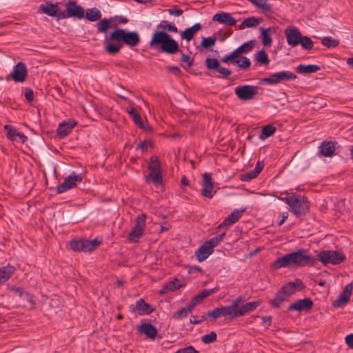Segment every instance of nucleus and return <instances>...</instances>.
I'll use <instances>...</instances> for the list:
<instances>
[{"instance_id": "1a4fd4ad", "label": "nucleus", "mask_w": 353, "mask_h": 353, "mask_svg": "<svg viewBox=\"0 0 353 353\" xmlns=\"http://www.w3.org/2000/svg\"><path fill=\"white\" fill-rule=\"evenodd\" d=\"M318 259L324 265H336L341 263L345 256L342 253L332 250H323L318 254Z\"/></svg>"}, {"instance_id": "f03ea898", "label": "nucleus", "mask_w": 353, "mask_h": 353, "mask_svg": "<svg viewBox=\"0 0 353 353\" xmlns=\"http://www.w3.org/2000/svg\"><path fill=\"white\" fill-rule=\"evenodd\" d=\"M305 250L303 249L299 250L296 252H291L285 256L278 258L272 264L274 269H280L290 265L296 267H303L307 265H314V259L310 256L305 254Z\"/></svg>"}, {"instance_id": "69168bd1", "label": "nucleus", "mask_w": 353, "mask_h": 353, "mask_svg": "<svg viewBox=\"0 0 353 353\" xmlns=\"http://www.w3.org/2000/svg\"><path fill=\"white\" fill-rule=\"evenodd\" d=\"M216 291V290L215 288L209 289V290L205 289V290H202L199 294L201 296V299H204L207 298L208 296H210L212 294H213Z\"/></svg>"}, {"instance_id": "c9c22d12", "label": "nucleus", "mask_w": 353, "mask_h": 353, "mask_svg": "<svg viewBox=\"0 0 353 353\" xmlns=\"http://www.w3.org/2000/svg\"><path fill=\"white\" fill-rule=\"evenodd\" d=\"M261 31V41L264 46H270L272 43V39L270 35V28L265 29L263 28H260Z\"/></svg>"}, {"instance_id": "cd10ccee", "label": "nucleus", "mask_w": 353, "mask_h": 353, "mask_svg": "<svg viewBox=\"0 0 353 353\" xmlns=\"http://www.w3.org/2000/svg\"><path fill=\"white\" fill-rule=\"evenodd\" d=\"M81 241V248L82 252H90L94 250L101 243V241L99 240L97 238H95L92 241L82 239H80Z\"/></svg>"}, {"instance_id": "c03bdc74", "label": "nucleus", "mask_w": 353, "mask_h": 353, "mask_svg": "<svg viewBox=\"0 0 353 353\" xmlns=\"http://www.w3.org/2000/svg\"><path fill=\"white\" fill-rule=\"evenodd\" d=\"M122 47V43L112 44L111 43H108L105 45V49L110 54H115L120 51Z\"/></svg>"}, {"instance_id": "b1692460", "label": "nucleus", "mask_w": 353, "mask_h": 353, "mask_svg": "<svg viewBox=\"0 0 353 353\" xmlns=\"http://www.w3.org/2000/svg\"><path fill=\"white\" fill-rule=\"evenodd\" d=\"M39 10L50 17H57L59 12L57 3H52V2H46L43 4H41Z\"/></svg>"}, {"instance_id": "a19ab883", "label": "nucleus", "mask_w": 353, "mask_h": 353, "mask_svg": "<svg viewBox=\"0 0 353 353\" xmlns=\"http://www.w3.org/2000/svg\"><path fill=\"white\" fill-rule=\"evenodd\" d=\"M110 27V21L104 18L97 23V32L105 33Z\"/></svg>"}, {"instance_id": "9b49d317", "label": "nucleus", "mask_w": 353, "mask_h": 353, "mask_svg": "<svg viewBox=\"0 0 353 353\" xmlns=\"http://www.w3.org/2000/svg\"><path fill=\"white\" fill-rule=\"evenodd\" d=\"M84 177L83 174H77L74 172H72L67 176L63 182L57 187V193L61 194L70 190L80 183Z\"/></svg>"}, {"instance_id": "aec40b11", "label": "nucleus", "mask_w": 353, "mask_h": 353, "mask_svg": "<svg viewBox=\"0 0 353 353\" xmlns=\"http://www.w3.org/2000/svg\"><path fill=\"white\" fill-rule=\"evenodd\" d=\"M212 20L227 26H234L237 22L236 19L230 13L225 12L215 14L213 16Z\"/></svg>"}, {"instance_id": "864d4df0", "label": "nucleus", "mask_w": 353, "mask_h": 353, "mask_svg": "<svg viewBox=\"0 0 353 353\" xmlns=\"http://www.w3.org/2000/svg\"><path fill=\"white\" fill-rule=\"evenodd\" d=\"M206 313L202 316L192 315L190 319V323L194 325L199 324L207 319Z\"/></svg>"}, {"instance_id": "bf43d9fd", "label": "nucleus", "mask_w": 353, "mask_h": 353, "mask_svg": "<svg viewBox=\"0 0 353 353\" xmlns=\"http://www.w3.org/2000/svg\"><path fill=\"white\" fill-rule=\"evenodd\" d=\"M236 56L233 52L230 54H227L221 58V61L228 64L232 63L234 64V61L236 60Z\"/></svg>"}, {"instance_id": "4468645a", "label": "nucleus", "mask_w": 353, "mask_h": 353, "mask_svg": "<svg viewBox=\"0 0 353 353\" xmlns=\"http://www.w3.org/2000/svg\"><path fill=\"white\" fill-rule=\"evenodd\" d=\"M284 32L289 46L295 47L299 45L302 34L296 27L290 26L285 28Z\"/></svg>"}, {"instance_id": "4c0bfd02", "label": "nucleus", "mask_w": 353, "mask_h": 353, "mask_svg": "<svg viewBox=\"0 0 353 353\" xmlns=\"http://www.w3.org/2000/svg\"><path fill=\"white\" fill-rule=\"evenodd\" d=\"M10 290L16 294H17L20 298L25 297L26 300L31 303H34V301L32 300V297L30 295V293L25 292L23 288L22 287H12Z\"/></svg>"}, {"instance_id": "338daca9", "label": "nucleus", "mask_w": 353, "mask_h": 353, "mask_svg": "<svg viewBox=\"0 0 353 353\" xmlns=\"http://www.w3.org/2000/svg\"><path fill=\"white\" fill-rule=\"evenodd\" d=\"M216 71L221 74L223 77H228L232 74V71L230 70L221 67V65L219 66V68L216 70Z\"/></svg>"}, {"instance_id": "6ab92c4d", "label": "nucleus", "mask_w": 353, "mask_h": 353, "mask_svg": "<svg viewBox=\"0 0 353 353\" xmlns=\"http://www.w3.org/2000/svg\"><path fill=\"white\" fill-rule=\"evenodd\" d=\"M77 123L74 120H68L67 121L60 123L57 130V137L61 139L65 138L71 132Z\"/></svg>"}, {"instance_id": "7c9ffc66", "label": "nucleus", "mask_w": 353, "mask_h": 353, "mask_svg": "<svg viewBox=\"0 0 353 353\" xmlns=\"http://www.w3.org/2000/svg\"><path fill=\"white\" fill-rule=\"evenodd\" d=\"M139 331L145 334L148 338L151 339H155L157 330L154 326L150 323H143L141 325Z\"/></svg>"}, {"instance_id": "e433bc0d", "label": "nucleus", "mask_w": 353, "mask_h": 353, "mask_svg": "<svg viewBox=\"0 0 353 353\" xmlns=\"http://www.w3.org/2000/svg\"><path fill=\"white\" fill-rule=\"evenodd\" d=\"M276 128L273 125L269 124L263 127L261 133L259 135L260 139L264 140L274 134Z\"/></svg>"}, {"instance_id": "774afa93", "label": "nucleus", "mask_w": 353, "mask_h": 353, "mask_svg": "<svg viewBox=\"0 0 353 353\" xmlns=\"http://www.w3.org/2000/svg\"><path fill=\"white\" fill-rule=\"evenodd\" d=\"M259 8L265 12H273L272 6L267 2V0H265V1L261 4V6Z\"/></svg>"}, {"instance_id": "79ce46f5", "label": "nucleus", "mask_w": 353, "mask_h": 353, "mask_svg": "<svg viewBox=\"0 0 353 353\" xmlns=\"http://www.w3.org/2000/svg\"><path fill=\"white\" fill-rule=\"evenodd\" d=\"M299 44L304 50H310L313 48L314 43L312 39L307 36H301Z\"/></svg>"}, {"instance_id": "c85d7f7f", "label": "nucleus", "mask_w": 353, "mask_h": 353, "mask_svg": "<svg viewBox=\"0 0 353 353\" xmlns=\"http://www.w3.org/2000/svg\"><path fill=\"white\" fill-rule=\"evenodd\" d=\"M182 287L183 285L179 283V279L176 278L174 280L166 283L159 291V294L163 295L168 292H174Z\"/></svg>"}, {"instance_id": "0eeeda50", "label": "nucleus", "mask_w": 353, "mask_h": 353, "mask_svg": "<svg viewBox=\"0 0 353 353\" xmlns=\"http://www.w3.org/2000/svg\"><path fill=\"white\" fill-rule=\"evenodd\" d=\"M290 211L296 217L304 216L310 210V205L307 199L301 195H296L290 207Z\"/></svg>"}, {"instance_id": "473e14b6", "label": "nucleus", "mask_w": 353, "mask_h": 353, "mask_svg": "<svg viewBox=\"0 0 353 353\" xmlns=\"http://www.w3.org/2000/svg\"><path fill=\"white\" fill-rule=\"evenodd\" d=\"M321 70V68L317 65H299L296 71L299 74H311L315 73Z\"/></svg>"}, {"instance_id": "a878e982", "label": "nucleus", "mask_w": 353, "mask_h": 353, "mask_svg": "<svg viewBox=\"0 0 353 353\" xmlns=\"http://www.w3.org/2000/svg\"><path fill=\"white\" fill-rule=\"evenodd\" d=\"M15 270V268L10 264L0 268V285L10 279Z\"/></svg>"}, {"instance_id": "7ed1b4c3", "label": "nucleus", "mask_w": 353, "mask_h": 353, "mask_svg": "<svg viewBox=\"0 0 353 353\" xmlns=\"http://www.w3.org/2000/svg\"><path fill=\"white\" fill-rule=\"evenodd\" d=\"M303 288L304 285L299 279L285 283L276 292L275 296L269 301L270 306L273 308H279L283 302L287 301L289 297L295 293L296 290H302Z\"/></svg>"}, {"instance_id": "13d9d810", "label": "nucleus", "mask_w": 353, "mask_h": 353, "mask_svg": "<svg viewBox=\"0 0 353 353\" xmlns=\"http://www.w3.org/2000/svg\"><path fill=\"white\" fill-rule=\"evenodd\" d=\"M81 243V241L80 239L72 240L70 242V247L71 250H72L73 251L82 252Z\"/></svg>"}, {"instance_id": "f257e3e1", "label": "nucleus", "mask_w": 353, "mask_h": 353, "mask_svg": "<svg viewBox=\"0 0 353 353\" xmlns=\"http://www.w3.org/2000/svg\"><path fill=\"white\" fill-rule=\"evenodd\" d=\"M150 46L168 54H174L179 52L181 54L180 61L182 63H186L188 67L193 65V58L190 54L183 53L177 41L165 32L155 31L150 41Z\"/></svg>"}, {"instance_id": "3c124183", "label": "nucleus", "mask_w": 353, "mask_h": 353, "mask_svg": "<svg viewBox=\"0 0 353 353\" xmlns=\"http://www.w3.org/2000/svg\"><path fill=\"white\" fill-rule=\"evenodd\" d=\"M152 146V142L148 141L147 140H144L143 141H141L139 144H137L135 149H136V150H141L142 151V152H145L148 151V149Z\"/></svg>"}, {"instance_id": "2eb2a0df", "label": "nucleus", "mask_w": 353, "mask_h": 353, "mask_svg": "<svg viewBox=\"0 0 353 353\" xmlns=\"http://www.w3.org/2000/svg\"><path fill=\"white\" fill-rule=\"evenodd\" d=\"M234 312V311H232L230 307L226 305L207 312L206 316L209 318H212L214 321H216L217 319L225 316H229V319L232 320L235 319V316H233Z\"/></svg>"}, {"instance_id": "dca6fc26", "label": "nucleus", "mask_w": 353, "mask_h": 353, "mask_svg": "<svg viewBox=\"0 0 353 353\" xmlns=\"http://www.w3.org/2000/svg\"><path fill=\"white\" fill-rule=\"evenodd\" d=\"M203 180V188L201 190V194L203 196L211 199L213 197L216 191L214 190V183L211 174L205 172L204 173Z\"/></svg>"}, {"instance_id": "e2e57ef3", "label": "nucleus", "mask_w": 353, "mask_h": 353, "mask_svg": "<svg viewBox=\"0 0 353 353\" xmlns=\"http://www.w3.org/2000/svg\"><path fill=\"white\" fill-rule=\"evenodd\" d=\"M175 353H199V352L190 345L185 348L179 349Z\"/></svg>"}, {"instance_id": "ea45409f", "label": "nucleus", "mask_w": 353, "mask_h": 353, "mask_svg": "<svg viewBox=\"0 0 353 353\" xmlns=\"http://www.w3.org/2000/svg\"><path fill=\"white\" fill-rule=\"evenodd\" d=\"M234 64H236L238 67L241 69H246L249 68L251 65L250 60L246 57H241L239 58H236L234 61Z\"/></svg>"}, {"instance_id": "680f3d73", "label": "nucleus", "mask_w": 353, "mask_h": 353, "mask_svg": "<svg viewBox=\"0 0 353 353\" xmlns=\"http://www.w3.org/2000/svg\"><path fill=\"white\" fill-rule=\"evenodd\" d=\"M288 196L285 197H281L279 196L278 199L283 202H285L286 204H288L290 207L291 206V204L293 201V199L295 198L296 194L292 193L291 194L287 193Z\"/></svg>"}, {"instance_id": "ddd939ff", "label": "nucleus", "mask_w": 353, "mask_h": 353, "mask_svg": "<svg viewBox=\"0 0 353 353\" xmlns=\"http://www.w3.org/2000/svg\"><path fill=\"white\" fill-rule=\"evenodd\" d=\"M28 77V70L26 64L23 62H19L14 67L12 73L6 77V80L10 78L14 82H23Z\"/></svg>"}, {"instance_id": "423d86ee", "label": "nucleus", "mask_w": 353, "mask_h": 353, "mask_svg": "<svg viewBox=\"0 0 353 353\" xmlns=\"http://www.w3.org/2000/svg\"><path fill=\"white\" fill-rule=\"evenodd\" d=\"M145 220L146 214L145 213L140 214L137 216L135 225L128 236L129 241L137 243L142 237L145 229Z\"/></svg>"}, {"instance_id": "f704fd0d", "label": "nucleus", "mask_w": 353, "mask_h": 353, "mask_svg": "<svg viewBox=\"0 0 353 353\" xmlns=\"http://www.w3.org/2000/svg\"><path fill=\"white\" fill-rule=\"evenodd\" d=\"M101 15V11L96 8L88 9L85 12V18L92 22L99 20Z\"/></svg>"}, {"instance_id": "052dcab7", "label": "nucleus", "mask_w": 353, "mask_h": 353, "mask_svg": "<svg viewBox=\"0 0 353 353\" xmlns=\"http://www.w3.org/2000/svg\"><path fill=\"white\" fill-rule=\"evenodd\" d=\"M221 242L219 241V240L217 239L216 236H214L212 239H210L209 241H205V243L208 245V247H210V248L214 251V248L215 247H216L217 245H219V244Z\"/></svg>"}, {"instance_id": "49530a36", "label": "nucleus", "mask_w": 353, "mask_h": 353, "mask_svg": "<svg viewBox=\"0 0 353 353\" xmlns=\"http://www.w3.org/2000/svg\"><path fill=\"white\" fill-rule=\"evenodd\" d=\"M205 66L209 70H216L220 65V63L218 59L214 58H207L205 61Z\"/></svg>"}, {"instance_id": "a211bd4d", "label": "nucleus", "mask_w": 353, "mask_h": 353, "mask_svg": "<svg viewBox=\"0 0 353 353\" xmlns=\"http://www.w3.org/2000/svg\"><path fill=\"white\" fill-rule=\"evenodd\" d=\"M261 304V301L257 300L242 305L236 311H234L233 316L236 318L245 316L246 314L254 311Z\"/></svg>"}, {"instance_id": "37998d69", "label": "nucleus", "mask_w": 353, "mask_h": 353, "mask_svg": "<svg viewBox=\"0 0 353 353\" xmlns=\"http://www.w3.org/2000/svg\"><path fill=\"white\" fill-rule=\"evenodd\" d=\"M258 23L259 21L255 17H248L241 22L239 28L240 29H243L245 28H252L256 26Z\"/></svg>"}, {"instance_id": "20e7f679", "label": "nucleus", "mask_w": 353, "mask_h": 353, "mask_svg": "<svg viewBox=\"0 0 353 353\" xmlns=\"http://www.w3.org/2000/svg\"><path fill=\"white\" fill-rule=\"evenodd\" d=\"M108 40L117 43L123 42L130 47L137 46L141 41L137 32H126L124 29L121 28L110 33L109 38L106 39V41Z\"/></svg>"}, {"instance_id": "c756f323", "label": "nucleus", "mask_w": 353, "mask_h": 353, "mask_svg": "<svg viewBox=\"0 0 353 353\" xmlns=\"http://www.w3.org/2000/svg\"><path fill=\"white\" fill-rule=\"evenodd\" d=\"M240 217L241 212L239 210H234L230 216L225 218L220 225H219L218 228L231 225L237 222Z\"/></svg>"}, {"instance_id": "bb28decb", "label": "nucleus", "mask_w": 353, "mask_h": 353, "mask_svg": "<svg viewBox=\"0 0 353 353\" xmlns=\"http://www.w3.org/2000/svg\"><path fill=\"white\" fill-rule=\"evenodd\" d=\"M213 253V251L205 242L195 251V256L199 262L203 261Z\"/></svg>"}, {"instance_id": "72a5a7b5", "label": "nucleus", "mask_w": 353, "mask_h": 353, "mask_svg": "<svg viewBox=\"0 0 353 353\" xmlns=\"http://www.w3.org/2000/svg\"><path fill=\"white\" fill-rule=\"evenodd\" d=\"M126 112L129 114L130 117L134 121V123L140 128L145 129L144 123L141 120L140 114L138 113L134 108H127Z\"/></svg>"}, {"instance_id": "8fccbe9b", "label": "nucleus", "mask_w": 353, "mask_h": 353, "mask_svg": "<svg viewBox=\"0 0 353 353\" xmlns=\"http://www.w3.org/2000/svg\"><path fill=\"white\" fill-rule=\"evenodd\" d=\"M217 335L215 332H211L210 334H205L202 336L201 341L203 343L208 344L216 341Z\"/></svg>"}, {"instance_id": "393cba45", "label": "nucleus", "mask_w": 353, "mask_h": 353, "mask_svg": "<svg viewBox=\"0 0 353 353\" xmlns=\"http://www.w3.org/2000/svg\"><path fill=\"white\" fill-rule=\"evenodd\" d=\"M135 310L139 315H145L151 314L154 308L145 303L143 299H140L136 302Z\"/></svg>"}, {"instance_id": "4d7b16f0", "label": "nucleus", "mask_w": 353, "mask_h": 353, "mask_svg": "<svg viewBox=\"0 0 353 353\" xmlns=\"http://www.w3.org/2000/svg\"><path fill=\"white\" fill-rule=\"evenodd\" d=\"M258 176L254 170H251L249 172L241 174V180L243 181H250Z\"/></svg>"}, {"instance_id": "f8f14e48", "label": "nucleus", "mask_w": 353, "mask_h": 353, "mask_svg": "<svg viewBox=\"0 0 353 353\" xmlns=\"http://www.w3.org/2000/svg\"><path fill=\"white\" fill-rule=\"evenodd\" d=\"M234 92L241 101H249L258 94V87L252 85H239L235 88Z\"/></svg>"}, {"instance_id": "0e129e2a", "label": "nucleus", "mask_w": 353, "mask_h": 353, "mask_svg": "<svg viewBox=\"0 0 353 353\" xmlns=\"http://www.w3.org/2000/svg\"><path fill=\"white\" fill-rule=\"evenodd\" d=\"M25 97L28 102H32L34 99V92L30 88L25 89Z\"/></svg>"}, {"instance_id": "6e6552de", "label": "nucleus", "mask_w": 353, "mask_h": 353, "mask_svg": "<svg viewBox=\"0 0 353 353\" xmlns=\"http://www.w3.org/2000/svg\"><path fill=\"white\" fill-rule=\"evenodd\" d=\"M65 11L58 13V19H66L69 17H76L77 19H82L84 17L83 8L77 4L75 1H68L65 3Z\"/></svg>"}, {"instance_id": "5fc2aeb1", "label": "nucleus", "mask_w": 353, "mask_h": 353, "mask_svg": "<svg viewBox=\"0 0 353 353\" xmlns=\"http://www.w3.org/2000/svg\"><path fill=\"white\" fill-rule=\"evenodd\" d=\"M190 313L185 307H181L180 310L175 312L173 314V317L176 319H181L186 317Z\"/></svg>"}, {"instance_id": "5701e85b", "label": "nucleus", "mask_w": 353, "mask_h": 353, "mask_svg": "<svg viewBox=\"0 0 353 353\" xmlns=\"http://www.w3.org/2000/svg\"><path fill=\"white\" fill-rule=\"evenodd\" d=\"M202 26L199 23L194 24L192 26L185 29L181 32V37L186 41H190L194 37V34L201 29Z\"/></svg>"}, {"instance_id": "2f4dec72", "label": "nucleus", "mask_w": 353, "mask_h": 353, "mask_svg": "<svg viewBox=\"0 0 353 353\" xmlns=\"http://www.w3.org/2000/svg\"><path fill=\"white\" fill-rule=\"evenodd\" d=\"M254 46V41L251 40L243 43L239 48L235 49L233 52L236 58H239L240 55L243 53H247L252 50Z\"/></svg>"}, {"instance_id": "412c9836", "label": "nucleus", "mask_w": 353, "mask_h": 353, "mask_svg": "<svg viewBox=\"0 0 353 353\" xmlns=\"http://www.w3.org/2000/svg\"><path fill=\"white\" fill-rule=\"evenodd\" d=\"M314 303L311 299L310 298H305L303 299H299L294 303L290 305L288 307L289 311H307L310 310Z\"/></svg>"}, {"instance_id": "4be33fe9", "label": "nucleus", "mask_w": 353, "mask_h": 353, "mask_svg": "<svg viewBox=\"0 0 353 353\" xmlns=\"http://www.w3.org/2000/svg\"><path fill=\"white\" fill-rule=\"evenodd\" d=\"M319 150V155L330 157L334 154L336 150L334 142L324 141L321 143Z\"/></svg>"}, {"instance_id": "de8ad7c7", "label": "nucleus", "mask_w": 353, "mask_h": 353, "mask_svg": "<svg viewBox=\"0 0 353 353\" xmlns=\"http://www.w3.org/2000/svg\"><path fill=\"white\" fill-rule=\"evenodd\" d=\"M3 128H4V130L7 132L6 133L7 138L12 141H15L16 140L15 137L17 136L18 132H17L14 129H13V128L10 125H5Z\"/></svg>"}, {"instance_id": "9d476101", "label": "nucleus", "mask_w": 353, "mask_h": 353, "mask_svg": "<svg viewBox=\"0 0 353 353\" xmlns=\"http://www.w3.org/2000/svg\"><path fill=\"white\" fill-rule=\"evenodd\" d=\"M297 78V76L288 70L281 71L279 72L273 73L268 77L263 78L261 80V83H267L269 85H274L281 83L283 81L294 80Z\"/></svg>"}, {"instance_id": "09e8293b", "label": "nucleus", "mask_w": 353, "mask_h": 353, "mask_svg": "<svg viewBox=\"0 0 353 353\" xmlns=\"http://www.w3.org/2000/svg\"><path fill=\"white\" fill-rule=\"evenodd\" d=\"M216 43V38L212 37L203 38L201 46L205 49H208L213 46Z\"/></svg>"}, {"instance_id": "f3484780", "label": "nucleus", "mask_w": 353, "mask_h": 353, "mask_svg": "<svg viewBox=\"0 0 353 353\" xmlns=\"http://www.w3.org/2000/svg\"><path fill=\"white\" fill-rule=\"evenodd\" d=\"M353 290V283L347 284L343 291L339 294V297L334 301L333 305L335 307H341L344 306L349 301Z\"/></svg>"}, {"instance_id": "58836bf2", "label": "nucleus", "mask_w": 353, "mask_h": 353, "mask_svg": "<svg viewBox=\"0 0 353 353\" xmlns=\"http://www.w3.org/2000/svg\"><path fill=\"white\" fill-rule=\"evenodd\" d=\"M255 59L258 63L262 65H268L270 62L268 56L263 50L257 52L255 54Z\"/></svg>"}, {"instance_id": "a18cd8bd", "label": "nucleus", "mask_w": 353, "mask_h": 353, "mask_svg": "<svg viewBox=\"0 0 353 353\" xmlns=\"http://www.w3.org/2000/svg\"><path fill=\"white\" fill-rule=\"evenodd\" d=\"M321 43L327 48L336 47L339 44V41L331 37H325L322 39Z\"/></svg>"}, {"instance_id": "603ef678", "label": "nucleus", "mask_w": 353, "mask_h": 353, "mask_svg": "<svg viewBox=\"0 0 353 353\" xmlns=\"http://www.w3.org/2000/svg\"><path fill=\"white\" fill-rule=\"evenodd\" d=\"M244 301V296H239L232 301L231 305H228L232 311H236L240 306V304Z\"/></svg>"}, {"instance_id": "6e6d98bb", "label": "nucleus", "mask_w": 353, "mask_h": 353, "mask_svg": "<svg viewBox=\"0 0 353 353\" xmlns=\"http://www.w3.org/2000/svg\"><path fill=\"white\" fill-rule=\"evenodd\" d=\"M167 11L170 15H173L174 17H179L183 13V10L178 6H173L172 8L168 9Z\"/></svg>"}, {"instance_id": "39448f33", "label": "nucleus", "mask_w": 353, "mask_h": 353, "mask_svg": "<svg viewBox=\"0 0 353 353\" xmlns=\"http://www.w3.org/2000/svg\"><path fill=\"white\" fill-rule=\"evenodd\" d=\"M149 173L145 176V181H152L155 185H160L162 183V168L159 157L157 156H152L150 159L148 163Z\"/></svg>"}]
</instances>
